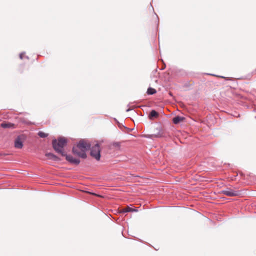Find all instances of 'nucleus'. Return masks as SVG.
Masks as SVG:
<instances>
[{
    "mask_svg": "<svg viewBox=\"0 0 256 256\" xmlns=\"http://www.w3.org/2000/svg\"><path fill=\"white\" fill-rule=\"evenodd\" d=\"M90 148V144L82 140L76 146L73 147L72 152L78 156L85 158H86V152Z\"/></svg>",
    "mask_w": 256,
    "mask_h": 256,
    "instance_id": "1",
    "label": "nucleus"
},
{
    "mask_svg": "<svg viewBox=\"0 0 256 256\" xmlns=\"http://www.w3.org/2000/svg\"><path fill=\"white\" fill-rule=\"evenodd\" d=\"M67 144V140L64 138H60L58 140H54L52 142V147L54 150L61 154L62 156H65L64 148Z\"/></svg>",
    "mask_w": 256,
    "mask_h": 256,
    "instance_id": "2",
    "label": "nucleus"
},
{
    "mask_svg": "<svg viewBox=\"0 0 256 256\" xmlns=\"http://www.w3.org/2000/svg\"><path fill=\"white\" fill-rule=\"evenodd\" d=\"M100 146L97 144L92 147L90 151V155L97 160H99L100 158Z\"/></svg>",
    "mask_w": 256,
    "mask_h": 256,
    "instance_id": "3",
    "label": "nucleus"
},
{
    "mask_svg": "<svg viewBox=\"0 0 256 256\" xmlns=\"http://www.w3.org/2000/svg\"><path fill=\"white\" fill-rule=\"evenodd\" d=\"M222 193L228 196H235L240 194V191L234 190L230 188H228L225 190H222Z\"/></svg>",
    "mask_w": 256,
    "mask_h": 256,
    "instance_id": "4",
    "label": "nucleus"
},
{
    "mask_svg": "<svg viewBox=\"0 0 256 256\" xmlns=\"http://www.w3.org/2000/svg\"><path fill=\"white\" fill-rule=\"evenodd\" d=\"M64 156H66V160L70 163L78 164L80 162V160L78 159L74 158L70 155H66V154Z\"/></svg>",
    "mask_w": 256,
    "mask_h": 256,
    "instance_id": "5",
    "label": "nucleus"
},
{
    "mask_svg": "<svg viewBox=\"0 0 256 256\" xmlns=\"http://www.w3.org/2000/svg\"><path fill=\"white\" fill-rule=\"evenodd\" d=\"M14 146L16 148H22L23 146V144L20 136L18 137L14 142Z\"/></svg>",
    "mask_w": 256,
    "mask_h": 256,
    "instance_id": "6",
    "label": "nucleus"
},
{
    "mask_svg": "<svg viewBox=\"0 0 256 256\" xmlns=\"http://www.w3.org/2000/svg\"><path fill=\"white\" fill-rule=\"evenodd\" d=\"M45 156L48 159H50V160H52L55 161H58V160H60V159L57 156H56V155H54V154H53L52 153H50V152L46 153Z\"/></svg>",
    "mask_w": 256,
    "mask_h": 256,
    "instance_id": "7",
    "label": "nucleus"
},
{
    "mask_svg": "<svg viewBox=\"0 0 256 256\" xmlns=\"http://www.w3.org/2000/svg\"><path fill=\"white\" fill-rule=\"evenodd\" d=\"M1 126L3 128H14V124L10 122H3L1 124Z\"/></svg>",
    "mask_w": 256,
    "mask_h": 256,
    "instance_id": "8",
    "label": "nucleus"
},
{
    "mask_svg": "<svg viewBox=\"0 0 256 256\" xmlns=\"http://www.w3.org/2000/svg\"><path fill=\"white\" fill-rule=\"evenodd\" d=\"M184 118L183 117L177 116L173 118L172 121L174 124H178L179 122H182L184 120Z\"/></svg>",
    "mask_w": 256,
    "mask_h": 256,
    "instance_id": "9",
    "label": "nucleus"
},
{
    "mask_svg": "<svg viewBox=\"0 0 256 256\" xmlns=\"http://www.w3.org/2000/svg\"><path fill=\"white\" fill-rule=\"evenodd\" d=\"M134 211H136V210L135 209H134L129 206H127L126 208L122 209L121 210V212L124 213V212H134Z\"/></svg>",
    "mask_w": 256,
    "mask_h": 256,
    "instance_id": "10",
    "label": "nucleus"
},
{
    "mask_svg": "<svg viewBox=\"0 0 256 256\" xmlns=\"http://www.w3.org/2000/svg\"><path fill=\"white\" fill-rule=\"evenodd\" d=\"M158 115V113L156 110H152L149 115V118L152 119L154 117H157Z\"/></svg>",
    "mask_w": 256,
    "mask_h": 256,
    "instance_id": "11",
    "label": "nucleus"
},
{
    "mask_svg": "<svg viewBox=\"0 0 256 256\" xmlns=\"http://www.w3.org/2000/svg\"><path fill=\"white\" fill-rule=\"evenodd\" d=\"M156 90L154 88H148L147 92H146V93L150 95L154 94H156Z\"/></svg>",
    "mask_w": 256,
    "mask_h": 256,
    "instance_id": "12",
    "label": "nucleus"
},
{
    "mask_svg": "<svg viewBox=\"0 0 256 256\" xmlns=\"http://www.w3.org/2000/svg\"><path fill=\"white\" fill-rule=\"evenodd\" d=\"M38 135L40 137V138H46L48 136V134H46V133H45L43 132H39L38 133Z\"/></svg>",
    "mask_w": 256,
    "mask_h": 256,
    "instance_id": "13",
    "label": "nucleus"
},
{
    "mask_svg": "<svg viewBox=\"0 0 256 256\" xmlns=\"http://www.w3.org/2000/svg\"><path fill=\"white\" fill-rule=\"evenodd\" d=\"M154 137L159 138L164 136V132L162 130L160 131V132L158 134H154Z\"/></svg>",
    "mask_w": 256,
    "mask_h": 256,
    "instance_id": "14",
    "label": "nucleus"
},
{
    "mask_svg": "<svg viewBox=\"0 0 256 256\" xmlns=\"http://www.w3.org/2000/svg\"><path fill=\"white\" fill-rule=\"evenodd\" d=\"M92 194H93V195H95V196H100L97 195V194H94V193H92Z\"/></svg>",
    "mask_w": 256,
    "mask_h": 256,
    "instance_id": "15",
    "label": "nucleus"
},
{
    "mask_svg": "<svg viewBox=\"0 0 256 256\" xmlns=\"http://www.w3.org/2000/svg\"><path fill=\"white\" fill-rule=\"evenodd\" d=\"M20 58H22V54H20Z\"/></svg>",
    "mask_w": 256,
    "mask_h": 256,
    "instance_id": "16",
    "label": "nucleus"
},
{
    "mask_svg": "<svg viewBox=\"0 0 256 256\" xmlns=\"http://www.w3.org/2000/svg\"><path fill=\"white\" fill-rule=\"evenodd\" d=\"M220 78H226L225 77H224V76H221Z\"/></svg>",
    "mask_w": 256,
    "mask_h": 256,
    "instance_id": "17",
    "label": "nucleus"
}]
</instances>
